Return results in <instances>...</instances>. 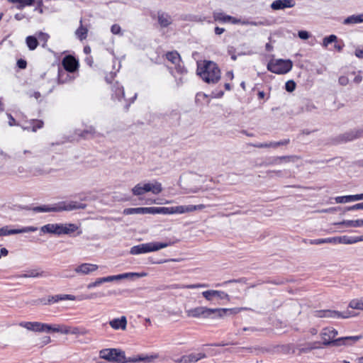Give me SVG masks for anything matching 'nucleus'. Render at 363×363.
<instances>
[{
    "instance_id": "f257e3e1",
    "label": "nucleus",
    "mask_w": 363,
    "mask_h": 363,
    "mask_svg": "<svg viewBox=\"0 0 363 363\" xmlns=\"http://www.w3.org/2000/svg\"><path fill=\"white\" fill-rule=\"evenodd\" d=\"M99 357L108 362L113 363H135L138 362H150L158 358V354L154 355H138L133 357H125V352L116 348H106L99 351Z\"/></svg>"
},
{
    "instance_id": "f03ea898",
    "label": "nucleus",
    "mask_w": 363,
    "mask_h": 363,
    "mask_svg": "<svg viewBox=\"0 0 363 363\" xmlns=\"http://www.w3.org/2000/svg\"><path fill=\"white\" fill-rule=\"evenodd\" d=\"M337 335V330L333 328H325L323 329L320 333L321 338L323 339V344L326 346L352 345L363 337L362 335H356L342 337L334 340L333 338Z\"/></svg>"
},
{
    "instance_id": "7ed1b4c3",
    "label": "nucleus",
    "mask_w": 363,
    "mask_h": 363,
    "mask_svg": "<svg viewBox=\"0 0 363 363\" xmlns=\"http://www.w3.org/2000/svg\"><path fill=\"white\" fill-rule=\"evenodd\" d=\"M236 308H209L204 306H198L193 308L186 309L185 313L187 317L199 318L203 317L204 318H211L213 314L219 318H222L228 313H236Z\"/></svg>"
},
{
    "instance_id": "20e7f679",
    "label": "nucleus",
    "mask_w": 363,
    "mask_h": 363,
    "mask_svg": "<svg viewBox=\"0 0 363 363\" xmlns=\"http://www.w3.org/2000/svg\"><path fill=\"white\" fill-rule=\"evenodd\" d=\"M197 74L208 84H216L220 79V70L212 61H205L203 67H198Z\"/></svg>"
},
{
    "instance_id": "39448f33",
    "label": "nucleus",
    "mask_w": 363,
    "mask_h": 363,
    "mask_svg": "<svg viewBox=\"0 0 363 363\" xmlns=\"http://www.w3.org/2000/svg\"><path fill=\"white\" fill-rule=\"evenodd\" d=\"M86 205L77 201H70L69 203L62 201L53 205H43L35 206L33 208L34 212H61L63 211H73L75 209H84Z\"/></svg>"
},
{
    "instance_id": "423d86ee",
    "label": "nucleus",
    "mask_w": 363,
    "mask_h": 363,
    "mask_svg": "<svg viewBox=\"0 0 363 363\" xmlns=\"http://www.w3.org/2000/svg\"><path fill=\"white\" fill-rule=\"evenodd\" d=\"M79 226L74 223H48L41 227L40 230L44 233L60 235H70L77 231Z\"/></svg>"
},
{
    "instance_id": "0eeeda50",
    "label": "nucleus",
    "mask_w": 363,
    "mask_h": 363,
    "mask_svg": "<svg viewBox=\"0 0 363 363\" xmlns=\"http://www.w3.org/2000/svg\"><path fill=\"white\" fill-rule=\"evenodd\" d=\"M163 190L162 184L156 180L152 182H140L136 184L132 189V193L134 196H142L147 192H151L153 194H159Z\"/></svg>"
},
{
    "instance_id": "6e6552de",
    "label": "nucleus",
    "mask_w": 363,
    "mask_h": 363,
    "mask_svg": "<svg viewBox=\"0 0 363 363\" xmlns=\"http://www.w3.org/2000/svg\"><path fill=\"white\" fill-rule=\"evenodd\" d=\"M174 242H152L148 243H143L138 245L133 246L130 248V253L131 255H139L143 253H147L150 252L157 251L160 249L167 247L173 245Z\"/></svg>"
},
{
    "instance_id": "1a4fd4ad",
    "label": "nucleus",
    "mask_w": 363,
    "mask_h": 363,
    "mask_svg": "<svg viewBox=\"0 0 363 363\" xmlns=\"http://www.w3.org/2000/svg\"><path fill=\"white\" fill-rule=\"evenodd\" d=\"M292 62L290 60H271L267 64V69L270 72L278 74H284L289 72L292 69Z\"/></svg>"
},
{
    "instance_id": "9d476101",
    "label": "nucleus",
    "mask_w": 363,
    "mask_h": 363,
    "mask_svg": "<svg viewBox=\"0 0 363 363\" xmlns=\"http://www.w3.org/2000/svg\"><path fill=\"white\" fill-rule=\"evenodd\" d=\"M65 70H60L58 73V81L60 83H65L66 79H63V75L68 77V72H74L77 69L78 61L72 55L65 56L62 62Z\"/></svg>"
},
{
    "instance_id": "9b49d317",
    "label": "nucleus",
    "mask_w": 363,
    "mask_h": 363,
    "mask_svg": "<svg viewBox=\"0 0 363 363\" xmlns=\"http://www.w3.org/2000/svg\"><path fill=\"white\" fill-rule=\"evenodd\" d=\"M18 325L27 329L28 330L38 333H50L51 329V325L37 321H22L18 323Z\"/></svg>"
},
{
    "instance_id": "f8f14e48",
    "label": "nucleus",
    "mask_w": 363,
    "mask_h": 363,
    "mask_svg": "<svg viewBox=\"0 0 363 363\" xmlns=\"http://www.w3.org/2000/svg\"><path fill=\"white\" fill-rule=\"evenodd\" d=\"M315 316L318 318H348L353 316L351 311H346L340 312L335 310H320L316 311Z\"/></svg>"
},
{
    "instance_id": "ddd939ff",
    "label": "nucleus",
    "mask_w": 363,
    "mask_h": 363,
    "mask_svg": "<svg viewBox=\"0 0 363 363\" xmlns=\"http://www.w3.org/2000/svg\"><path fill=\"white\" fill-rule=\"evenodd\" d=\"M363 135V130H352L338 135L335 138L334 143H346L353 140Z\"/></svg>"
},
{
    "instance_id": "4468645a",
    "label": "nucleus",
    "mask_w": 363,
    "mask_h": 363,
    "mask_svg": "<svg viewBox=\"0 0 363 363\" xmlns=\"http://www.w3.org/2000/svg\"><path fill=\"white\" fill-rule=\"evenodd\" d=\"M37 230L38 228L34 226L23 227L19 229H9V226L6 225L0 228V237L14 234L35 232Z\"/></svg>"
},
{
    "instance_id": "2eb2a0df",
    "label": "nucleus",
    "mask_w": 363,
    "mask_h": 363,
    "mask_svg": "<svg viewBox=\"0 0 363 363\" xmlns=\"http://www.w3.org/2000/svg\"><path fill=\"white\" fill-rule=\"evenodd\" d=\"M202 296L209 301L213 300V297H217L219 299L223 300H230L229 295L223 291H217V290H208L202 292Z\"/></svg>"
},
{
    "instance_id": "dca6fc26",
    "label": "nucleus",
    "mask_w": 363,
    "mask_h": 363,
    "mask_svg": "<svg viewBox=\"0 0 363 363\" xmlns=\"http://www.w3.org/2000/svg\"><path fill=\"white\" fill-rule=\"evenodd\" d=\"M296 5L294 0H275L270 7L274 11L283 10L287 8H293Z\"/></svg>"
},
{
    "instance_id": "f3484780",
    "label": "nucleus",
    "mask_w": 363,
    "mask_h": 363,
    "mask_svg": "<svg viewBox=\"0 0 363 363\" xmlns=\"http://www.w3.org/2000/svg\"><path fill=\"white\" fill-rule=\"evenodd\" d=\"M99 267L96 264H90V263H83L79 266H77L74 269V272L79 274H89L93 272H95L98 269Z\"/></svg>"
},
{
    "instance_id": "a211bd4d",
    "label": "nucleus",
    "mask_w": 363,
    "mask_h": 363,
    "mask_svg": "<svg viewBox=\"0 0 363 363\" xmlns=\"http://www.w3.org/2000/svg\"><path fill=\"white\" fill-rule=\"evenodd\" d=\"M108 324L114 330H125L127 327V319L125 316H121L120 318H114L110 320Z\"/></svg>"
},
{
    "instance_id": "6ab92c4d",
    "label": "nucleus",
    "mask_w": 363,
    "mask_h": 363,
    "mask_svg": "<svg viewBox=\"0 0 363 363\" xmlns=\"http://www.w3.org/2000/svg\"><path fill=\"white\" fill-rule=\"evenodd\" d=\"M76 299V296L71 294H57L55 296H51L48 297V303H57L60 301H65V300H71L74 301Z\"/></svg>"
},
{
    "instance_id": "aec40b11",
    "label": "nucleus",
    "mask_w": 363,
    "mask_h": 363,
    "mask_svg": "<svg viewBox=\"0 0 363 363\" xmlns=\"http://www.w3.org/2000/svg\"><path fill=\"white\" fill-rule=\"evenodd\" d=\"M158 23L160 26L166 28L172 23V19L170 15L167 13L159 11L157 13Z\"/></svg>"
},
{
    "instance_id": "412c9836",
    "label": "nucleus",
    "mask_w": 363,
    "mask_h": 363,
    "mask_svg": "<svg viewBox=\"0 0 363 363\" xmlns=\"http://www.w3.org/2000/svg\"><path fill=\"white\" fill-rule=\"evenodd\" d=\"M160 214H182L184 213L183 206H172V207H160Z\"/></svg>"
},
{
    "instance_id": "4be33fe9",
    "label": "nucleus",
    "mask_w": 363,
    "mask_h": 363,
    "mask_svg": "<svg viewBox=\"0 0 363 363\" xmlns=\"http://www.w3.org/2000/svg\"><path fill=\"white\" fill-rule=\"evenodd\" d=\"M185 363H195L201 359L206 357L205 353H191L189 354L184 355Z\"/></svg>"
},
{
    "instance_id": "5701e85b",
    "label": "nucleus",
    "mask_w": 363,
    "mask_h": 363,
    "mask_svg": "<svg viewBox=\"0 0 363 363\" xmlns=\"http://www.w3.org/2000/svg\"><path fill=\"white\" fill-rule=\"evenodd\" d=\"M334 225H343V226H345L347 228L362 227V226H363V219H358V220H343V221L339 222V223H335Z\"/></svg>"
},
{
    "instance_id": "b1692460",
    "label": "nucleus",
    "mask_w": 363,
    "mask_h": 363,
    "mask_svg": "<svg viewBox=\"0 0 363 363\" xmlns=\"http://www.w3.org/2000/svg\"><path fill=\"white\" fill-rule=\"evenodd\" d=\"M359 200H361L360 194L337 196L335 198V201L337 203H343Z\"/></svg>"
},
{
    "instance_id": "393cba45",
    "label": "nucleus",
    "mask_w": 363,
    "mask_h": 363,
    "mask_svg": "<svg viewBox=\"0 0 363 363\" xmlns=\"http://www.w3.org/2000/svg\"><path fill=\"white\" fill-rule=\"evenodd\" d=\"M43 124L44 123L43 121L33 119L28 123V125L24 126L23 129L28 130H31L33 132H35L38 129L43 128Z\"/></svg>"
},
{
    "instance_id": "a878e982",
    "label": "nucleus",
    "mask_w": 363,
    "mask_h": 363,
    "mask_svg": "<svg viewBox=\"0 0 363 363\" xmlns=\"http://www.w3.org/2000/svg\"><path fill=\"white\" fill-rule=\"evenodd\" d=\"M363 22V13L358 14V15H352L346 18L343 23L345 25H350V24H356V23H360Z\"/></svg>"
},
{
    "instance_id": "bb28decb",
    "label": "nucleus",
    "mask_w": 363,
    "mask_h": 363,
    "mask_svg": "<svg viewBox=\"0 0 363 363\" xmlns=\"http://www.w3.org/2000/svg\"><path fill=\"white\" fill-rule=\"evenodd\" d=\"M112 91L113 92V97H116L118 100L121 101V99L125 98L123 87L118 83L113 86Z\"/></svg>"
},
{
    "instance_id": "cd10ccee",
    "label": "nucleus",
    "mask_w": 363,
    "mask_h": 363,
    "mask_svg": "<svg viewBox=\"0 0 363 363\" xmlns=\"http://www.w3.org/2000/svg\"><path fill=\"white\" fill-rule=\"evenodd\" d=\"M71 327L67 325H51L50 333H60L62 334H70Z\"/></svg>"
},
{
    "instance_id": "c85d7f7f",
    "label": "nucleus",
    "mask_w": 363,
    "mask_h": 363,
    "mask_svg": "<svg viewBox=\"0 0 363 363\" xmlns=\"http://www.w3.org/2000/svg\"><path fill=\"white\" fill-rule=\"evenodd\" d=\"M118 275V279L122 280L125 279H133V278H140L147 276V273H137V272H127L123 274H120Z\"/></svg>"
},
{
    "instance_id": "c756f323",
    "label": "nucleus",
    "mask_w": 363,
    "mask_h": 363,
    "mask_svg": "<svg viewBox=\"0 0 363 363\" xmlns=\"http://www.w3.org/2000/svg\"><path fill=\"white\" fill-rule=\"evenodd\" d=\"M88 33V29L84 27L82 25V20L80 21V26L76 30L75 35L80 40H83L86 38Z\"/></svg>"
},
{
    "instance_id": "7c9ffc66",
    "label": "nucleus",
    "mask_w": 363,
    "mask_h": 363,
    "mask_svg": "<svg viewBox=\"0 0 363 363\" xmlns=\"http://www.w3.org/2000/svg\"><path fill=\"white\" fill-rule=\"evenodd\" d=\"M333 239L335 240L333 243H343V244H354L356 243V238L355 237H348V236H341V237H334Z\"/></svg>"
},
{
    "instance_id": "2f4dec72",
    "label": "nucleus",
    "mask_w": 363,
    "mask_h": 363,
    "mask_svg": "<svg viewBox=\"0 0 363 363\" xmlns=\"http://www.w3.org/2000/svg\"><path fill=\"white\" fill-rule=\"evenodd\" d=\"M166 58L174 65L181 62V57L177 51L167 52Z\"/></svg>"
},
{
    "instance_id": "473e14b6",
    "label": "nucleus",
    "mask_w": 363,
    "mask_h": 363,
    "mask_svg": "<svg viewBox=\"0 0 363 363\" xmlns=\"http://www.w3.org/2000/svg\"><path fill=\"white\" fill-rule=\"evenodd\" d=\"M213 17L215 21H219L221 23H227L229 21V19H231L230 16L217 11H214L213 13Z\"/></svg>"
},
{
    "instance_id": "72a5a7b5",
    "label": "nucleus",
    "mask_w": 363,
    "mask_h": 363,
    "mask_svg": "<svg viewBox=\"0 0 363 363\" xmlns=\"http://www.w3.org/2000/svg\"><path fill=\"white\" fill-rule=\"evenodd\" d=\"M208 285L205 284H187V285H179V284H174L172 285V289H198V288H205L207 287Z\"/></svg>"
},
{
    "instance_id": "f704fd0d",
    "label": "nucleus",
    "mask_w": 363,
    "mask_h": 363,
    "mask_svg": "<svg viewBox=\"0 0 363 363\" xmlns=\"http://www.w3.org/2000/svg\"><path fill=\"white\" fill-rule=\"evenodd\" d=\"M26 43L30 50H34L38 45V41L36 37L35 36H28L26 39Z\"/></svg>"
},
{
    "instance_id": "c9c22d12",
    "label": "nucleus",
    "mask_w": 363,
    "mask_h": 363,
    "mask_svg": "<svg viewBox=\"0 0 363 363\" xmlns=\"http://www.w3.org/2000/svg\"><path fill=\"white\" fill-rule=\"evenodd\" d=\"M123 213L125 215H130V214H135V213L145 214V207L125 208L123 211Z\"/></svg>"
},
{
    "instance_id": "e433bc0d",
    "label": "nucleus",
    "mask_w": 363,
    "mask_h": 363,
    "mask_svg": "<svg viewBox=\"0 0 363 363\" xmlns=\"http://www.w3.org/2000/svg\"><path fill=\"white\" fill-rule=\"evenodd\" d=\"M349 307L353 309L363 311V297L359 299H353L349 303Z\"/></svg>"
},
{
    "instance_id": "4c0bfd02",
    "label": "nucleus",
    "mask_w": 363,
    "mask_h": 363,
    "mask_svg": "<svg viewBox=\"0 0 363 363\" xmlns=\"http://www.w3.org/2000/svg\"><path fill=\"white\" fill-rule=\"evenodd\" d=\"M335 240L333 238H320L315 240H311L309 243L311 245H321L324 243H333Z\"/></svg>"
},
{
    "instance_id": "58836bf2",
    "label": "nucleus",
    "mask_w": 363,
    "mask_h": 363,
    "mask_svg": "<svg viewBox=\"0 0 363 363\" xmlns=\"http://www.w3.org/2000/svg\"><path fill=\"white\" fill-rule=\"evenodd\" d=\"M184 207V213L187 212H191L196 210L203 209L206 206L203 204L199 205H189V206H183Z\"/></svg>"
},
{
    "instance_id": "ea45409f",
    "label": "nucleus",
    "mask_w": 363,
    "mask_h": 363,
    "mask_svg": "<svg viewBox=\"0 0 363 363\" xmlns=\"http://www.w3.org/2000/svg\"><path fill=\"white\" fill-rule=\"evenodd\" d=\"M337 40V37L335 35H330L325 37L323 40V46L327 48L329 44L335 43Z\"/></svg>"
},
{
    "instance_id": "a19ab883",
    "label": "nucleus",
    "mask_w": 363,
    "mask_h": 363,
    "mask_svg": "<svg viewBox=\"0 0 363 363\" xmlns=\"http://www.w3.org/2000/svg\"><path fill=\"white\" fill-rule=\"evenodd\" d=\"M37 39H38V41H40V42H43V47H45V44L46 43L48 42L50 36L48 34L45 33H43V32H40L38 34V37H36Z\"/></svg>"
},
{
    "instance_id": "79ce46f5",
    "label": "nucleus",
    "mask_w": 363,
    "mask_h": 363,
    "mask_svg": "<svg viewBox=\"0 0 363 363\" xmlns=\"http://www.w3.org/2000/svg\"><path fill=\"white\" fill-rule=\"evenodd\" d=\"M41 1L40 0H39ZM35 3V0H19V4L17 6V9H22L26 6H31ZM40 4V2H39Z\"/></svg>"
},
{
    "instance_id": "37998d69",
    "label": "nucleus",
    "mask_w": 363,
    "mask_h": 363,
    "mask_svg": "<svg viewBox=\"0 0 363 363\" xmlns=\"http://www.w3.org/2000/svg\"><path fill=\"white\" fill-rule=\"evenodd\" d=\"M27 272V276L28 278L30 277H43V274L44 272H38L37 269H31V270H29Z\"/></svg>"
},
{
    "instance_id": "c03bdc74",
    "label": "nucleus",
    "mask_w": 363,
    "mask_h": 363,
    "mask_svg": "<svg viewBox=\"0 0 363 363\" xmlns=\"http://www.w3.org/2000/svg\"><path fill=\"white\" fill-rule=\"evenodd\" d=\"M103 283H105L104 281V277L98 278L95 281L89 283L87 285V289H90L92 288L96 287Z\"/></svg>"
},
{
    "instance_id": "a18cd8bd",
    "label": "nucleus",
    "mask_w": 363,
    "mask_h": 363,
    "mask_svg": "<svg viewBox=\"0 0 363 363\" xmlns=\"http://www.w3.org/2000/svg\"><path fill=\"white\" fill-rule=\"evenodd\" d=\"M51 342V338L49 336H44L40 338V342L37 344L40 347H43V346L49 344Z\"/></svg>"
},
{
    "instance_id": "49530a36",
    "label": "nucleus",
    "mask_w": 363,
    "mask_h": 363,
    "mask_svg": "<svg viewBox=\"0 0 363 363\" xmlns=\"http://www.w3.org/2000/svg\"><path fill=\"white\" fill-rule=\"evenodd\" d=\"M296 88V83L292 81V80H290V81H288L287 82H286L285 84V89L287 91L289 92H292Z\"/></svg>"
},
{
    "instance_id": "de8ad7c7",
    "label": "nucleus",
    "mask_w": 363,
    "mask_h": 363,
    "mask_svg": "<svg viewBox=\"0 0 363 363\" xmlns=\"http://www.w3.org/2000/svg\"><path fill=\"white\" fill-rule=\"evenodd\" d=\"M30 172H32V174L34 176L43 175V174L48 173V172H47L45 169L40 168V167L34 168V169H31Z\"/></svg>"
},
{
    "instance_id": "09e8293b",
    "label": "nucleus",
    "mask_w": 363,
    "mask_h": 363,
    "mask_svg": "<svg viewBox=\"0 0 363 363\" xmlns=\"http://www.w3.org/2000/svg\"><path fill=\"white\" fill-rule=\"evenodd\" d=\"M160 207H145V214H160Z\"/></svg>"
},
{
    "instance_id": "8fccbe9b",
    "label": "nucleus",
    "mask_w": 363,
    "mask_h": 363,
    "mask_svg": "<svg viewBox=\"0 0 363 363\" xmlns=\"http://www.w3.org/2000/svg\"><path fill=\"white\" fill-rule=\"evenodd\" d=\"M111 31L114 35H123V33H121V28L120 26L118 24H113L111 28Z\"/></svg>"
},
{
    "instance_id": "3c124183",
    "label": "nucleus",
    "mask_w": 363,
    "mask_h": 363,
    "mask_svg": "<svg viewBox=\"0 0 363 363\" xmlns=\"http://www.w3.org/2000/svg\"><path fill=\"white\" fill-rule=\"evenodd\" d=\"M86 331L85 330H81L79 328L74 327L71 328L70 334L72 335H85Z\"/></svg>"
},
{
    "instance_id": "603ef678",
    "label": "nucleus",
    "mask_w": 363,
    "mask_h": 363,
    "mask_svg": "<svg viewBox=\"0 0 363 363\" xmlns=\"http://www.w3.org/2000/svg\"><path fill=\"white\" fill-rule=\"evenodd\" d=\"M347 211L363 210V203H359L346 208Z\"/></svg>"
},
{
    "instance_id": "864d4df0",
    "label": "nucleus",
    "mask_w": 363,
    "mask_h": 363,
    "mask_svg": "<svg viewBox=\"0 0 363 363\" xmlns=\"http://www.w3.org/2000/svg\"><path fill=\"white\" fill-rule=\"evenodd\" d=\"M298 35L302 40H307L310 37L309 33L308 31H306V30H300V31H298Z\"/></svg>"
},
{
    "instance_id": "5fc2aeb1",
    "label": "nucleus",
    "mask_w": 363,
    "mask_h": 363,
    "mask_svg": "<svg viewBox=\"0 0 363 363\" xmlns=\"http://www.w3.org/2000/svg\"><path fill=\"white\" fill-rule=\"evenodd\" d=\"M296 158L295 156H281L279 157L280 162H288L290 161H294V159Z\"/></svg>"
},
{
    "instance_id": "6e6d98bb",
    "label": "nucleus",
    "mask_w": 363,
    "mask_h": 363,
    "mask_svg": "<svg viewBox=\"0 0 363 363\" xmlns=\"http://www.w3.org/2000/svg\"><path fill=\"white\" fill-rule=\"evenodd\" d=\"M104 282H111L113 281H119L118 275H112L104 277Z\"/></svg>"
},
{
    "instance_id": "4d7b16f0",
    "label": "nucleus",
    "mask_w": 363,
    "mask_h": 363,
    "mask_svg": "<svg viewBox=\"0 0 363 363\" xmlns=\"http://www.w3.org/2000/svg\"><path fill=\"white\" fill-rule=\"evenodd\" d=\"M175 68L177 69V72L179 74H185L186 73V69L184 66H182L180 62H179L177 65H175Z\"/></svg>"
},
{
    "instance_id": "13d9d810",
    "label": "nucleus",
    "mask_w": 363,
    "mask_h": 363,
    "mask_svg": "<svg viewBox=\"0 0 363 363\" xmlns=\"http://www.w3.org/2000/svg\"><path fill=\"white\" fill-rule=\"evenodd\" d=\"M315 344H316V342L308 343V347H306V349H302V351L304 352H308L318 348V347L315 346Z\"/></svg>"
},
{
    "instance_id": "bf43d9fd",
    "label": "nucleus",
    "mask_w": 363,
    "mask_h": 363,
    "mask_svg": "<svg viewBox=\"0 0 363 363\" xmlns=\"http://www.w3.org/2000/svg\"><path fill=\"white\" fill-rule=\"evenodd\" d=\"M40 1L39 0H35V2H36L37 4V6L35 8V11H38V12L40 13H43V0H40Z\"/></svg>"
},
{
    "instance_id": "052dcab7",
    "label": "nucleus",
    "mask_w": 363,
    "mask_h": 363,
    "mask_svg": "<svg viewBox=\"0 0 363 363\" xmlns=\"http://www.w3.org/2000/svg\"><path fill=\"white\" fill-rule=\"evenodd\" d=\"M105 294L104 293H91L88 295L89 299H94L98 297H104Z\"/></svg>"
},
{
    "instance_id": "680f3d73",
    "label": "nucleus",
    "mask_w": 363,
    "mask_h": 363,
    "mask_svg": "<svg viewBox=\"0 0 363 363\" xmlns=\"http://www.w3.org/2000/svg\"><path fill=\"white\" fill-rule=\"evenodd\" d=\"M17 66L20 69H25L27 66V62L26 60H24L23 59H20L17 61Z\"/></svg>"
},
{
    "instance_id": "e2e57ef3",
    "label": "nucleus",
    "mask_w": 363,
    "mask_h": 363,
    "mask_svg": "<svg viewBox=\"0 0 363 363\" xmlns=\"http://www.w3.org/2000/svg\"><path fill=\"white\" fill-rule=\"evenodd\" d=\"M339 83L342 85V86H346L348 82H349V79L347 77H345V76H341L340 78H339V80H338Z\"/></svg>"
},
{
    "instance_id": "0e129e2a",
    "label": "nucleus",
    "mask_w": 363,
    "mask_h": 363,
    "mask_svg": "<svg viewBox=\"0 0 363 363\" xmlns=\"http://www.w3.org/2000/svg\"><path fill=\"white\" fill-rule=\"evenodd\" d=\"M7 116H8V118H9V125L10 126H13V125H18V124L16 123V122L15 118L11 116V114H10V113H7Z\"/></svg>"
},
{
    "instance_id": "69168bd1",
    "label": "nucleus",
    "mask_w": 363,
    "mask_h": 363,
    "mask_svg": "<svg viewBox=\"0 0 363 363\" xmlns=\"http://www.w3.org/2000/svg\"><path fill=\"white\" fill-rule=\"evenodd\" d=\"M267 25L265 21H250V26H265Z\"/></svg>"
},
{
    "instance_id": "338daca9",
    "label": "nucleus",
    "mask_w": 363,
    "mask_h": 363,
    "mask_svg": "<svg viewBox=\"0 0 363 363\" xmlns=\"http://www.w3.org/2000/svg\"><path fill=\"white\" fill-rule=\"evenodd\" d=\"M230 18L231 19H229V21L228 22H230L231 23L233 24H238L241 23V19H239V18H236L235 17H233L230 16Z\"/></svg>"
},
{
    "instance_id": "774afa93",
    "label": "nucleus",
    "mask_w": 363,
    "mask_h": 363,
    "mask_svg": "<svg viewBox=\"0 0 363 363\" xmlns=\"http://www.w3.org/2000/svg\"><path fill=\"white\" fill-rule=\"evenodd\" d=\"M355 55L359 58H363V49H356Z\"/></svg>"
}]
</instances>
